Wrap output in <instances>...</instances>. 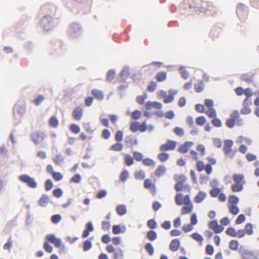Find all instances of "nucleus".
Returning a JSON list of instances; mask_svg holds the SVG:
<instances>
[{
  "label": "nucleus",
  "instance_id": "1",
  "mask_svg": "<svg viewBox=\"0 0 259 259\" xmlns=\"http://www.w3.org/2000/svg\"><path fill=\"white\" fill-rule=\"evenodd\" d=\"M232 179L234 184L231 186V190L233 192H239L244 188V185L246 182L244 176L240 174H234L233 175Z\"/></svg>",
  "mask_w": 259,
  "mask_h": 259
},
{
  "label": "nucleus",
  "instance_id": "2",
  "mask_svg": "<svg viewBox=\"0 0 259 259\" xmlns=\"http://www.w3.org/2000/svg\"><path fill=\"white\" fill-rule=\"evenodd\" d=\"M236 123L239 126L243 125L242 119H240V114L237 110L233 111L230 114V118L226 121V125L229 128L234 127Z\"/></svg>",
  "mask_w": 259,
  "mask_h": 259
},
{
  "label": "nucleus",
  "instance_id": "3",
  "mask_svg": "<svg viewBox=\"0 0 259 259\" xmlns=\"http://www.w3.org/2000/svg\"><path fill=\"white\" fill-rule=\"evenodd\" d=\"M175 180L177 182L175 185V188L177 192L186 191L189 193L191 190L190 187L189 185H184V183L186 181V178L183 176H178L175 178Z\"/></svg>",
  "mask_w": 259,
  "mask_h": 259
},
{
  "label": "nucleus",
  "instance_id": "4",
  "mask_svg": "<svg viewBox=\"0 0 259 259\" xmlns=\"http://www.w3.org/2000/svg\"><path fill=\"white\" fill-rule=\"evenodd\" d=\"M19 179L22 182L26 184L29 187L31 188H36L37 184L33 178L30 177L29 175L24 174L19 176Z\"/></svg>",
  "mask_w": 259,
  "mask_h": 259
},
{
  "label": "nucleus",
  "instance_id": "5",
  "mask_svg": "<svg viewBox=\"0 0 259 259\" xmlns=\"http://www.w3.org/2000/svg\"><path fill=\"white\" fill-rule=\"evenodd\" d=\"M175 203L178 206L185 204L190 201V197L189 194L184 196L182 193H177L175 198Z\"/></svg>",
  "mask_w": 259,
  "mask_h": 259
},
{
  "label": "nucleus",
  "instance_id": "6",
  "mask_svg": "<svg viewBox=\"0 0 259 259\" xmlns=\"http://www.w3.org/2000/svg\"><path fill=\"white\" fill-rule=\"evenodd\" d=\"M196 165L197 170L198 171H202L205 170L207 175L210 174L212 172V168L210 164H207L205 165L203 162L201 160H198Z\"/></svg>",
  "mask_w": 259,
  "mask_h": 259
},
{
  "label": "nucleus",
  "instance_id": "7",
  "mask_svg": "<svg viewBox=\"0 0 259 259\" xmlns=\"http://www.w3.org/2000/svg\"><path fill=\"white\" fill-rule=\"evenodd\" d=\"M177 146V142L175 141L168 140L166 143L162 144L160 147V150L164 152L169 150H174Z\"/></svg>",
  "mask_w": 259,
  "mask_h": 259
},
{
  "label": "nucleus",
  "instance_id": "8",
  "mask_svg": "<svg viewBox=\"0 0 259 259\" xmlns=\"http://www.w3.org/2000/svg\"><path fill=\"white\" fill-rule=\"evenodd\" d=\"M237 14L241 21H244L247 18V12L243 4H239L237 7Z\"/></svg>",
  "mask_w": 259,
  "mask_h": 259
},
{
  "label": "nucleus",
  "instance_id": "9",
  "mask_svg": "<svg viewBox=\"0 0 259 259\" xmlns=\"http://www.w3.org/2000/svg\"><path fill=\"white\" fill-rule=\"evenodd\" d=\"M52 21V17L50 15H46L41 20L40 26L46 31H48L50 29V25Z\"/></svg>",
  "mask_w": 259,
  "mask_h": 259
},
{
  "label": "nucleus",
  "instance_id": "10",
  "mask_svg": "<svg viewBox=\"0 0 259 259\" xmlns=\"http://www.w3.org/2000/svg\"><path fill=\"white\" fill-rule=\"evenodd\" d=\"M144 186L146 189H148L152 194L155 195L156 192V185L150 179H146L144 181Z\"/></svg>",
  "mask_w": 259,
  "mask_h": 259
},
{
  "label": "nucleus",
  "instance_id": "11",
  "mask_svg": "<svg viewBox=\"0 0 259 259\" xmlns=\"http://www.w3.org/2000/svg\"><path fill=\"white\" fill-rule=\"evenodd\" d=\"M80 27L79 24L76 23L72 24L69 27V32L71 37L75 38L80 33Z\"/></svg>",
  "mask_w": 259,
  "mask_h": 259
},
{
  "label": "nucleus",
  "instance_id": "12",
  "mask_svg": "<svg viewBox=\"0 0 259 259\" xmlns=\"http://www.w3.org/2000/svg\"><path fill=\"white\" fill-rule=\"evenodd\" d=\"M252 105V101L248 99H244L243 101V108L241 110V113L243 115L249 114L251 112L250 106Z\"/></svg>",
  "mask_w": 259,
  "mask_h": 259
},
{
  "label": "nucleus",
  "instance_id": "13",
  "mask_svg": "<svg viewBox=\"0 0 259 259\" xmlns=\"http://www.w3.org/2000/svg\"><path fill=\"white\" fill-rule=\"evenodd\" d=\"M83 115V109L80 106L75 107L72 113V117L77 121L80 120Z\"/></svg>",
  "mask_w": 259,
  "mask_h": 259
},
{
  "label": "nucleus",
  "instance_id": "14",
  "mask_svg": "<svg viewBox=\"0 0 259 259\" xmlns=\"http://www.w3.org/2000/svg\"><path fill=\"white\" fill-rule=\"evenodd\" d=\"M233 142L231 140H226L224 141L223 150L225 155H229L232 152Z\"/></svg>",
  "mask_w": 259,
  "mask_h": 259
},
{
  "label": "nucleus",
  "instance_id": "15",
  "mask_svg": "<svg viewBox=\"0 0 259 259\" xmlns=\"http://www.w3.org/2000/svg\"><path fill=\"white\" fill-rule=\"evenodd\" d=\"M193 145V142L187 141L184 143L183 144H181L179 146L178 150L180 153H186Z\"/></svg>",
  "mask_w": 259,
  "mask_h": 259
},
{
  "label": "nucleus",
  "instance_id": "16",
  "mask_svg": "<svg viewBox=\"0 0 259 259\" xmlns=\"http://www.w3.org/2000/svg\"><path fill=\"white\" fill-rule=\"evenodd\" d=\"M45 134L41 132H35L32 135V140L36 144L42 142L45 139Z\"/></svg>",
  "mask_w": 259,
  "mask_h": 259
},
{
  "label": "nucleus",
  "instance_id": "17",
  "mask_svg": "<svg viewBox=\"0 0 259 259\" xmlns=\"http://www.w3.org/2000/svg\"><path fill=\"white\" fill-rule=\"evenodd\" d=\"M46 239L50 242L54 244L57 247H59L62 244L61 240L57 238L53 234H48L46 236Z\"/></svg>",
  "mask_w": 259,
  "mask_h": 259
},
{
  "label": "nucleus",
  "instance_id": "18",
  "mask_svg": "<svg viewBox=\"0 0 259 259\" xmlns=\"http://www.w3.org/2000/svg\"><path fill=\"white\" fill-rule=\"evenodd\" d=\"M184 206L181 209V213L182 215H185L190 213L193 209V204L191 201L184 204Z\"/></svg>",
  "mask_w": 259,
  "mask_h": 259
},
{
  "label": "nucleus",
  "instance_id": "19",
  "mask_svg": "<svg viewBox=\"0 0 259 259\" xmlns=\"http://www.w3.org/2000/svg\"><path fill=\"white\" fill-rule=\"evenodd\" d=\"M92 95L98 100L101 101L104 98V94L103 91L97 89H93L91 91Z\"/></svg>",
  "mask_w": 259,
  "mask_h": 259
},
{
  "label": "nucleus",
  "instance_id": "20",
  "mask_svg": "<svg viewBox=\"0 0 259 259\" xmlns=\"http://www.w3.org/2000/svg\"><path fill=\"white\" fill-rule=\"evenodd\" d=\"M94 227L93 226L92 223L91 222H89L86 224V229L83 231L82 237L83 238H87L90 234L91 232L93 231Z\"/></svg>",
  "mask_w": 259,
  "mask_h": 259
},
{
  "label": "nucleus",
  "instance_id": "21",
  "mask_svg": "<svg viewBox=\"0 0 259 259\" xmlns=\"http://www.w3.org/2000/svg\"><path fill=\"white\" fill-rule=\"evenodd\" d=\"M166 168L164 165H159L154 171V175L157 177H161L166 172Z\"/></svg>",
  "mask_w": 259,
  "mask_h": 259
},
{
  "label": "nucleus",
  "instance_id": "22",
  "mask_svg": "<svg viewBox=\"0 0 259 259\" xmlns=\"http://www.w3.org/2000/svg\"><path fill=\"white\" fill-rule=\"evenodd\" d=\"M180 245V242L178 239H173L169 245L170 249L172 251H176L178 250Z\"/></svg>",
  "mask_w": 259,
  "mask_h": 259
},
{
  "label": "nucleus",
  "instance_id": "23",
  "mask_svg": "<svg viewBox=\"0 0 259 259\" xmlns=\"http://www.w3.org/2000/svg\"><path fill=\"white\" fill-rule=\"evenodd\" d=\"M206 194L202 191L199 192L194 198V201L197 203L201 202L206 197Z\"/></svg>",
  "mask_w": 259,
  "mask_h": 259
},
{
  "label": "nucleus",
  "instance_id": "24",
  "mask_svg": "<svg viewBox=\"0 0 259 259\" xmlns=\"http://www.w3.org/2000/svg\"><path fill=\"white\" fill-rule=\"evenodd\" d=\"M167 77V74L165 72L161 71L156 74V79L158 82H162L164 81Z\"/></svg>",
  "mask_w": 259,
  "mask_h": 259
},
{
  "label": "nucleus",
  "instance_id": "25",
  "mask_svg": "<svg viewBox=\"0 0 259 259\" xmlns=\"http://www.w3.org/2000/svg\"><path fill=\"white\" fill-rule=\"evenodd\" d=\"M169 95L168 96H166L164 99V103H168L170 102H171L174 100V96L176 94V92H174L172 91H169Z\"/></svg>",
  "mask_w": 259,
  "mask_h": 259
},
{
  "label": "nucleus",
  "instance_id": "26",
  "mask_svg": "<svg viewBox=\"0 0 259 259\" xmlns=\"http://www.w3.org/2000/svg\"><path fill=\"white\" fill-rule=\"evenodd\" d=\"M49 197L47 195H42L39 200V205L42 207L46 206L49 203Z\"/></svg>",
  "mask_w": 259,
  "mask_h": 259
},
{
  "label": "nucleus",
  "instance_id": "27",
  "mask_svg": "<svg viewBox=\"0 0 259 259\" xmlns=\"http://www.w3.org/2000/svg\"><path fill=\"white\" fill-rule=\"evenodd\" d=\"M49 122L50 126L52 127L56 128L59 125V121L55 116H53L50 118Z\"/></svg>",
  "mask_w": 259,
  "mask_h": 259
},
{
  "label": "nucleus",
  "instance_id": "28",
  "mask_svg": "<svg viewBox=\"0 0 259 259\" xmlns=\"http://www.w3.org/2000/svg\"><path fill=\"white\" fill-rule=\"evenodd\" d=\"M126 208L124 205H119L116 207V212L119 215H123L126 213Z\"/></svg>",
  "mask_w": 259,
  "mask_h": 259
},
{
  "label": "nucleus",
  "instance_id": "29",
  "mask_svg": "<svg viewBox=\"0 0 259 259\" xmlns=\"http://www.w3.org/2000/svg\"><path fill=\"white\" fill-rule=\"evenodd\" d=\"M205 114L209 118H213L217 116V111L213 108L208 109L206 111Z\"/></svg>",
  "mask_w": 259,
  "mask_h": 259
},
{
  "label": "nucleus",
  "instance_id": "30",
  "mask_svg": "<svg viewBox=\"0 0 259 259\" xmlns=\"http://www.w3.org/2000/svg\"><path fill=\"white\" fill-rule=\"evenodd\" d=\"M228 207L230 212L234 215L239 212V208L236 205H229Z\"/></svg>",
  "mask_w": 259,
  "mask_h": 259
},
{
  "label": "nucleus",
  "instance_id": "31",
  "mask_svg": "<svg viewBox=\"0 0 259 259\" xmlns=\"http://www.w3.org/2000/svg\"><path fill=\"white\" fill-rule=\"evenodd\" d=\"M135 178L139 180H143L145 177V172L142 170L136 171L134 174Z\"/></svg>",
  "mask_w": 259,
  "mask_h": 259
},
{
  "label": "nucleus",
  "instance_id": "32",
  "mask_svg": "<svg viewBox=\"0 0 259 259\" xmlns=\"http://www.w3.org/2000/svg\"><path fill=\"white\" fill-rule=\"evenodd\" d=\"M142 163L144 165L147 166H154L155 165V162L150 158L143 159Z\"/></svg>",
  "mask_w": 259,
  "mask_h": 259
},
{
  "label": "nucleus",
  "instance_id": "33",
  "mask_svg": "<svg viewBox=\"0 0 259 259\" xmlns=\"http://www.w3.org/2000/svg\"><path fill=\"white\" fill-rule=\"evenodd\" d=\"M123 149V145L121 143L119 142H117L113 145H112L110 149L111 150L114 151H120L122 150Z\"/></svg>",
  "mask_w": 259,
  "mask_h": 259
},
{
  "label": "nucleus",
  "instance_id": "34",
  "mask_svg": "<svg viewBox=\"0 0 259 259\" xmlns=\"http://www.w3.org/2000/svg\"><path fill=\"white\" fill-rule=\"evenodd\" d=\"M157 233L154 231L151 230L148 232L147 233V238L151 241L155 240L157 238Z\"/></svg>",
  "mask_w": 259,
  "mask_h": 259
},
{
  "label": "nucleus",
  "instance_id": "35",
  "mask_svg": "<svg viewBox=\"0 0 259 259\" xmlns=\"http://www.w3.org/2000/svg\"><path fill=\"white\" fill-rule=\"evenodd\" d=\"M204 87V83L201 81L197 83L194 84V89L196 92L200 93L203 91Z\"/></svg>",
  "mask_w": 259,
  "mask_h": 259
},
{
  "label": "nucleus",
  "instance_id": "36",
  "mask_svg": "<svg viewBox=\"0 0 259 259\" xmlns=\"http://www.w3.org/2000/svg\"><path fill=\"white\" fill-rule=\"evenodd\" d=\"M239 202V198L234 195H231L229 197L228 203L229 205H237Z\"/></svg>",
  "mask_w": 259,
  "mask_h": 259
},
{
  "label": "nucleus",
  "instance_id": "37",
  "mask_svg": "<svg viewBox=\"0 0 259 259\" xmlns=\"http://www.w3.org/2000/svg\"><path fill=\"white\" fill-rule=\"evenodd\" d=\"M226 233L228 236L236 237V231L235 229L233 227L228 228L226 231Z\"/></svg>",
  "mask_w": 259,
  "mask_h": 259
},
{
  "label": "nucleus",
  "instance_id": "38",
  "mask_svg": "<svg viewBox=\"0 0 259 259\" xmlns=\"http://www.w3.org/2000/svg\"><path fill=\"white\" fill-rule=\"evenodd\" d=\"M124 162L127 166H131L134 164V160L131 156L126 154L124 156Z\"/></svg>",
  "mask_w": 259,
  "mask_h": 259
},
{
  "label": "nucleus",
  "instance_id": "39",
  "mask_svg": "<svg viewBox=\"0 0 259 259\" xmlns=\"http://www.w3.org/2000/svg\"><path fill=\"white\" fill-rule=\"evenodd\" d=\"M157 157L161 162H164L168 159L169 155L167 153L162 152L158 154Z\"/></svg>",
  "mask_w": 259,
  "mask_h": 259
},
{
  "label": "nucleus",
  "instance_id": "40",
  "mask_svg": "<svg viewBox=\"0 0 259 259\" xmlns=\"http://www.w3.org/2000/svg\"><path fill=\"white\" fill-rule=\"evenodd\" d=\"M130 129L132 132L136 133L139 130V123L137 121L132 122L130 125Z\"/></svg>",
  "mask_w": 259,
  "mask_h": 259
},
{
  "label": "nucleus",
  "instance_id": "41",
  "mask_svg": "<svg viewBox=\"0 0 259 259\" xmlns=\"http://www.w3.org/2000/svg\"><path fill=\"white\" fill-rule=\"evenodd\" d=\"M245 232L248 235L253 233V226L251 223H247L245 226Z\"/></svg>",
  "mask_w": 259,
  "mask_h": 259
},
{
  "label": "nucleus",
  "instance_id": "42",
  "mask_svg": "<svg viewBox=\"0 0 259 259\" xmlns=\"http://www.w3.org/2000/svg\"><path fill=\"white\" fill-rule=\"evenodd\" d=\"M69 130L72 133L74 134L79 133L80 130L79 126L78 125L74 123L71 124L70 125Z\"/></svg>",
  "mask_w": 259,
  "mask_h": 259
},
{
  "label": "nucleus",
  "instance_id": "43",
  "mask_svg": "<svg viewBox=\"0 0 259 259\" xmlns=\"http://www.w3.org/2000/svg\"><path fill=\"white\" fill-rule=\"evenodd\" d=\"M221 193V189L219 188H214L211 189L209 194L212 197H216Z\"/></svg>",
  "mask_w": 259,
  "mask_h": 259
},
{
  "label": "nucleus",
  "instance_id": "44",
  "mask_svg": "<svg viewBox=\"0 0 259 259\" xmlns=\"http://www.w3.org/2000/svg\"><path fill=\"white\" fill-rule=\"evenodd\" d=\"M239 246L238 242L237 240H231L229 243V248L233 250H236L238 249Z\"/></svg>",
  "mask_w": 259,
  "mask_h": 259
},
{
  "label": "nucleus",
  "instance_id": "45",
  "mask_svg": "<svg viewBox=\"0 0 259 259\" xmlns=\"http://www.w3.org/2000/svg\"><path fill=\"white\" fill-rule=\"evenodd\" d=\"M45 98L43 95H38L35 99L33 100V103L36 106H38L45 100Z\"/></svg>",
  "mask_w": 259,
  "mask_h": 259
},
{
  "label": "nucleus",
  "instance_id": "46",
  "mask_svg": "<svg viewBox=\"0 0 259 259\" xmlns=\"http://www.w3.org/2000/svg\"><path fill=\"white\" fill-rule=\"evenodd\" d=\"M145 248L149 255H152L153 254L154 251V248L150 243H147L145 245Z\"/></svg>",
  "mask_w": 259,
  "mask_h": 259
},
{
  "label": "nucleus",
  "instance_id": "47",
  "mask_svg": "<svg viewBox=\"0 0 259 259\" xmlns=\"http://www.w3.org/2000/svg\"><path fill=\"white\" fill-rule=\"evenodd\" d=\"M206 118L204 116H199L196 118L195 122L198 125L202 126L206 122Z\"/></svg>",
  "mask_w": 259,
  "mask_h": 259
},
{
  "label": "nucleus",
  "instance_id": "48",
  "mask_svg": "<svg viewBox=\"0 0 259 259\" xmlns=\"http://www.w3.org/2000/svg\"><path fill=\"white\" fill-rule=\"evenodd\" d=\"M211 122L212 124L216 127H220L222 125L221 120L217 117L212 118Z\"/></svg>",
  "mask_w": 259,
  "mask_h": 259
},
{
  "label": "nucleus",
  "instance_id": "49",
  "mask_svg": "<svg viewBox=\"0 0 259 259\" xmlns=\"http://www.w3.org/2000/svg\"><path fill=\"white\" fill-rule=\"evenodd\" d=\"M174 132L177 136L179 137H182L185 134L183 128L180 127H176L174 129Z\"/></svg>",
  "mask_w": 259,
  "mask_h": 259
},
{
  "label": "nucleus",
  "instance_id": "50",
  "mask_svg": "<svg viewBox=\"0 0 259 259\" xmlns=\"http://www.w3.org/2000/svg\"><path fill=\"white\" fill-rule=\"evenodd\" d=\"M133 156L134 159L138 161H142L143 159V154L141 153L138 151H134L133 152Z\"/></svg>",
  "mask_w": 259,
  "mask_h": 259
},
{
  "label": "nucleus",
  "instance_id": "51",
  "mask_svg": "<svg viewBox=\"0 0 259 259\" xmlns=\"http://www.w3.org/2000/svg\"><path fill=\"white\" fill-rule=\"evenodd\" d=\"M129 176V173L127 170H123L120 175V180L122 182H125Z\"/></svg>",
  "mask_w": 259,
  "mask_h": 259
},
{
  "label": "nucleus",
  "instance_id": "52",
  "mask_svg": "<svg viewBox=\"0 0 259 259\" xmlns=\"http://www.w3.org/2000/svg\"><path fill=\"white\" fill-rule=\"evenodd\" d=\"M157 88V83L155 81H151L147 87V90L149 92H154Z\"/></svg>",
  "mask_w": 259,
  "mask_h": 259
},
{
  "label": "nucleus",
  "instance_id": "53",
  "mask_svg": "<svg viewBox=\"0 0 259 259\" xmlns=\"http://www.w3.org/2000/svg\"><path fill=\"white\" fill-rule=\"evenodd\" d=\"M191 236L193 239L199 242H202L203 240V237L197 233H193Z\"/></svg>",
  "mask_w": 259,
  "mask_h": 259
},
{
  "label": "nucleus",
  "instance_id": "54",
  "mask_svg": "<svg viewBox=\"0 0 259 259\" xmlns=\"http://www.w3.org/2000/svg\"><path fill=\"white\" fill-rule=\"evenodd\" d=\"M81 176L79 174H77L72 177L70 180V182L74 183H78L81 181Z\"/></svg>",
  "mask_w": 259,
  "mask_h": 259
},
{
  "label": "nucleus",
  "instance_id": "55",
  "mask_svg": "<svg viewBox=\"0 0 259 259\" xmlns=\"http://www.w3.org/2000/svg\"><path fill=\"white\" fill-rule=\"evenodd\" d=\"M53 179L56 181H59L63 179V175L61 173L59 172H53V174L52 175Z\"/></svg>",
  "mask_w": 259,
  "mask_h": 259
},
{
  "label": "nucleus",
  "instance_id": "56",
  "mask_svg": "<svg viewBox=\"0 0 259 259\" xmlns=\"http://www.w3.org/2000/svg\"><path fill=\"white\" fill-rule=\"evenodd\" d=\"M245 221V215L243 214H240V215H239V216L236 220L235 223L237 225H239V224H241L243 223V222H244Z\"/></svg>",
  "mask_w": 259,
  "mask_h": 259
},
{
  "label": "nucleus",
  "instance_id": "57",
  "mask_svg": "<svg viewBox=\"0 0 259 259\" xmlns=\"http://www.w3.org/2000/svg\"><path fill=\"white\" fill-rule=\"evenodd\" d=\"M241 79L247 82H250L252 81V75L245 74L242 76Z\"/></svg>",
  "mask_w": 259,
  "mask_h": 259
},
{
  "label": "nucleus",
  "instance_id": "58",
  "mask_svg": "<svg viewBox=\"0 0 259 259\" xmlns=\"http://www.w3.org/2000/svg\"><path fill=\"white\" fill-rule=\"evenodd\" d=\"M123 257V252L121 249H119L114 253V259H121Z\"/></svg>",
  "mask_w": 259,
  "mask_h": 259
},
{
  "label": "nucleus",
  "instance_id": "59",
  "mask_svg": "<svg viewBox=\"0 0 259 259\" xmlns=\"http://www.w3.org/2000/svg\"><path fill=\"white\" fill-rule=\"evenodd\" d=\"M244 94L246 96V98L245 99H248L249 101H251L250 98L252 96L253 93L250 89L247 88L245 89Z\"/></svg>",
  "mask_w": 259,
  "mask_h": 259
},
{
  "label": "nucleus",
  "instance_id": "60",
  "mask_svg": "<svg viewBox=\"0 0 259 259\" xmlns=\"http://www.w3.org/2000/svg\"><path fill=\"white\" fill-rule=\"evenodd\" d=\"M197 150L199 152L201 156H204L205 153V148L203 145L199 144L196 147Z\"/></svg>",
  "mask_w": 259,
  "mask_h": 259
},
{
  "label": "nucleus",
  "instance_id": "61",
  "mask_svg": "<svg viewBox=\"0 0 259 259\" xmlns=\"http://www.w3.org/2000/svg\"><path fill=\"white\" fill-rule=\"evenodd\" d=\"M115 139L116 141L120 142L123 140V133L121 131H118L116 133Z\"/></svg>",
  "mask_w": 259,
  "mask_h": 259
},
{
  "label": "nucleus",
  "instance_id": "62",
  "mask_svg": "<svg viewBox=\"0 0 259 259\" xmlns=\"http://www.w3.org/2000/svg\"><path fill=\"white\" fill-rule=\"evenodd\" d=\"M156 222L154 219L149 220L147 222V226L150 229H155L156 228Z\"/></svg>",
  "mask_w": 259,
  "mask_h": 259
},
{
  "label": "nucleus",
  "instance_id": "63",
  "mask_svg": "<svg viewBox=\"0 0 259 259\" xmlns=\"http://www.w3.org/2000/svg\"><path fill=\"white\" fill-rule=\"evenodd\" d=\"M213 144L215 147L219 148L222 147V141L220 139L215 138L213 140Z\"/></svg>",
  "mask_w": 259,
  "mask_h": 259
},
{
  "label": "nucleus",
  "instance_id": "64",
  "mask_svg": "<svg viewBox=\"0 0 259 259\" xmlns=\"http://www.w3.org/2000/svg\"><path fill=\"white\" fill-rule=\"evenodd\" d=\"M92 247V243L90 241L85 240L83 243V250L86 251L90 249Z\"/></svg>",
  "mask_w": 259,
  "mask_h": 259
}]
</instances>
